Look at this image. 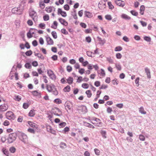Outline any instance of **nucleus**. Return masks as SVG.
<instances>
[{
	"label": "nucleus",
	"mask_w": 156,
	"mask_h": 156,
	"mask_svg": "<svg viewBox=\"0 0 156 156\" xmlns=\"http://www.w3.org/2000/svg\"><path fill=\"white\" fill-rule=\"evenodd\" d=\"M47 89L48 92H52L55 95H56L58 94V91L55 88V86L53 85H47Z\"/></svg>",
	"instance_id": "obj_1"
},
{
	"label": "nucleus",
	"mask_w": 156,
	"mask_h": 156,
	"mask_svg": "<svg viewBox=\"0 0 156 156\" xmlns=\"http://www.w3.org/2000/svg\"><path fill=\"white\" fill-rule=\"evenodd\" d=\"M17 137V134L15 133H10L9 136L8 138V142L9 143H12L13 141H15Z\"/></svg>",
	"instance_id": "obj_2"
},
{
	"label": "nucleus",
	"mask_w": 156,
	"mask_h": 156,
	"mask_svg": "<svg viewBox=\"0 0 156 156\" xmlns=\"http://www.w3.org/2000/svg\"><path fill=\"white\" fill-rule=\"evenodd\" d=\"M20 139L24 143L28 144V138L27 136L24 133H22L20 136Z\"/></svg>",
	"instance_id": "obj_3"
},
{
	"label": "nucleus",
	"mask_w": 156,
	"mask_h": 156,
	"mask_svg": "<svg viewBox=\"0 0 156 156\" xmlns=\"http://www.w3.org/2000/svg\"><path fill=\"white\" fill-rule=\"evenodd\" d=\"M52 113L54 115L60 116L62 115V112L60 109L58 108H54L52 110Z\"/></svg>",
	"instance_id": "obj_4"
},
{
	"label": "nucleus",
	"mask_w": 156,
	"mask_h": 156,
	"mask_svg": "<svg viewBox=\"0 0 156 156\" xmlns=\"http://www.w3.org/2000/svg\"><path fill=\"white\" fill-rule=\"evenodd\" d=\"M6 118L9 120H14L15 117L13 113L11 111H9L6 113Z\"/></svg>",
	"instance_id": "obj_5"
},
{
	"label": "nucleus",
	"mask_w": 156,
	"mask_h": 156,
	"mask_svg": "<svg viewBox=\"0 0 156 156\" xmlns=\"http://www.w3.org/2000/svg\"><path fill=\"white\" fill-rule=\"evenodd\" d=\"M47 74L50 78L53 80H55L56 76L53 71L51 69L47 70Z\"/></svg>",
	"instance_id": "obj_6"
},
{
	"label": "nucleus",
	"mask_w": 156,
	"mask_h": 156,
	"mask_svg": "<svg viewBox=\"0 0 156 156\" xmlns=\"http://www.w3.org/2000/svg\"><path fill=\"white\" fill-rule=\"evenodd\" d=\"M29 16L34 20V18H37V13L32 9H30L29 12Z\"/></svg>",
	"instance_id": "obj_7"
},
{
	"label": "nucleus",
	"mask_w": 156,
	"mask_h": 156,
	"mask_svg": "<svg viewBox=\"0 0 156 156\" xmlns=\"http://www.w3.org/2000/svg\"><path fill=\"white\" fill-rule=\"evenodd\" d=\"M9 108L8 105L3 104L0 105V112H3L7 111Z\"/></svg>",
	"instance_id": "obj_8"
},
{
	"label": "nucleus",
	"mask_w": 156,
	"mask_h": 156,
	"mask_svg": "<svg viewBox=\"0 0 156 156\" xmlns=\"http://www.w3.org/2000/svg\"><path fill=\"white\" fill-rule=\"evenodd\" d=\"M12 12L14 14H20L23 11L22 9H20V8H14L12 9Z\"/></svg>",
	"instance_id": "obj_9"
},
{
	"label": "nucleus",
	"mask_w": 156,
	"mask_h": 156,
	"mask_svg": "<svg viewBox=\"0 0 156 156\" xmlns=\"http://www.w3.org/2000/svg\"><path fill=\"white\" fill-rule=\"evenodd\" d=\"M91 122L95 126L98 127L101 126V121L98 119L95 118L92 120Z\"/></svg>",
	"instance_id": "obj_10"
},
{
	"label": "nucleus",
	"mask_w": 156,
	"mask_h": 156,
	"mask_svg": "<svg viewBox=\"0 0 156 156\" xmlns=\"http://www.w3.org/2000/svg\"><path fill=\"white\" fill-rule=\"evenodd\" d=\"M57 13L58 15H61L62 16L65 17L67 16L66 12L63 11L61 9L58 8L57 10Z\"/></svg>",
	"instance_id": "obj_11"
},
{
	"label": "nucleus",
	"mask_w": 156,
	"mask_h": 156,
	"mask_svg": "<svg viewBox=\"0 0 156 156\" xmlns=\"http://www.w3.org/2000/svg\"><path fill=\"white\" fill-rule=\"evenodd\" d=\"M115 3L117 5L122 7H123L125 5V2L121 0H116Z\"/></svg>",
	"instance_id": "obj_12"
},
{
	"label": "nucleus",
	"mask_w": 156,
	"mask_h": 156,
	"mask_svg": "<svg viewBox=\"0 0 156 156\" xmlns=\"http://www.w3.org/2000/svg\"><path fill=\"white\" fill-rule=\"evenodd\" d=\"M46 40L48 45H52L54 44V42L53 40L49 37L46 38Z\"/></svg>",
	"instance_id": "obj_13"
},
{
	"label": "nucleus",
	"mask_w": 156,
	"mask_h": 156,
	"mask_svg": "<svg viewBox=\"0 0 156 156\" xmlns=\"http://www.w3.org/2000/svg\"><path fill=\"white\" fill-rule=\"evenodd\" d=\"M58 20L62 24L65 26H68V23L65 19L62 18H59L58 19Z\"/></svg>",
	"instance_id": "obj_14"
},
{
	"label": "nucleus",
	"mask_w": 156,
	"mask_h": 156,
	"mask_svg": "<svg viewBox=\"0 0 156 156\" xmlns=\"http://www.w3.org/2000/svg\"><path fill=\"white\" fill-rule=\"evenodd\" d=\"M104 2L103 1H101L99 2L98 7L100 9H102L105 8V4Z\"/></svg>",
	"instance_id": "obj_15"
},
{
	"label": "nucleus",
	"mask_w": 156,
	"mask_h": 156,
	"mask_svg": "<svg viewBox=\"0 0 156 156\" xmlns=\"http://www.w3.org/2000/svg\"><path fill=\"white\" fill-rule=\"evenodd\" d=\"M27 123L29 126L32 127L34 128L35 129H37L38 127L37 125L33 122L28 121L27 122Z\"/></svg>",
	"instance_id": "obj_16"
},
{
	"label": "nucleus",
	"mask_w": 156,
	"mask_h": 156,
	"mask_svg": "<svg viewBox=\"0 0 156 156\" xmlns=\"http://www.w3.org/2000/svg\"><path fill=\"white\" fill-rule=\"evenodd\" d=\"M84 14L88 18H91L93 17V15L91 12L86 11L84 12Z\"/></svg>",
	"instance_id": "obj_17"
},
{
	"label": "nucleus",
	"mask_w": 156,
	"mask_h": 156,
	"mask_svg": "<svg viewBox=\"0 0 156 156\" xmlns=\"http://www.w3.org/2000/svg\"><path fill=\"white\" fill-rule=\"evenodd\" d=\"M145 71L147 76V78L150 79L151 78V75L150 69L147 68H145Z\"/></svg>",
	"instance_id": "obj_18"
},
{
	"label": "nucleus",
	"mask_w": 156,
	"mask_h": 156,
	"mask_svg": "<svg viewBox=\"0 0 156 156\" xmlns=\"http://www.w3.org/2000/svg\"><path fill=\"white\" fill-rule=\"evenodd\" d=\"M53 7L51 6H48L45 8V10L47 13H51L53 10Z\"/></svg>",
	"instance_id": "obj_19"
},
{
	"label": "nucleus",
	"mask_w": 156,
	"mask_h": 156,
	"mask_svg": "<svg viewBox=\"0 0 156 156\" xmlns=\"http://www.w3.org/2000/svg\"><path fill=\"white\" fill-rule=\"evenodd\" d=\"M98 39L99 44L103 45L106 43V40L105 39H102L101 38L99 37H98Z\"/></svg>",
	"instance_id": "obj_20"
},
{
	"label": "nucleus",
	"mask_w": 156,
	"mask_h": 156,
	"mask_svg": "<svg viewBox=\"0 0 156 156\" xmlns=\"http://www.w3.org/2000/svg\"><path fill=\"white\" fill-rule=\"evenodd\" d=\"M35 110L34 109L30 110L29 113L28 115L30 117H34L35 114Z\"/></svg>",
	"instance_id": "obj_21"
},
{
	"label": "nucleus",
	"mask_w": 156,
	"mask_h": 156,
	"mask_svg": "<svg viewBox=\"0 0 156 156\" xmlns=\"http://www.w3.org/2000/svg\"><path fill=\"white\" fill-rule=\"evenodd\" d=\"M67 83L69 84H71L73 83V79L72 77H69L66 79Z\"/></svg>",
	"instance_id": "obj_22"
},
{
	"label": "nucleus",
	"mask_w": 156,
	"mask_h": 156,
	"mask_svg": "<svg viewBox=\"0 0 156 156\" xmlns=\"http://www.w3.org/2000/svg\"><path fill=\"white\" fill-rule=\"evenodd\" d=\"M58 25V22L56 21H54L51 25V27L54 29H56L57 28Z\"/></svg>",
	"instance_id": "obj_23"
},
{
	"label": "nucleus",
	"mask_w": 156,
	"mask_h": 156,
	"mask_svg": "<svg viewBox=\"0 0 156 156\" xmlns=\"http://www.w3.org/2000/svg\"><path fill=\"white\" fill-rule=\"evenodd\" d=\"M32 94L34 96H38L40 95L41 94L40 92H38L37 90H34L32 91Z\"/></svg>",
	"instance_id": "obj_24"
},
{
	"label": "nucleus",
	"mask_w": 156,
	"mask_h": 156,
	"mask_svg": "<svg viewBox=\"0 0 156 156\" xmlns=\"http://www.w3.org/2000/svg\"><path fill=\"white\" fill-rule=\"evenodd\" d=\"M121 17L123 19L126 20H129L131 19V17H130L128 16L127 15L125 14H122L121 15Z\"/></svg>",
	"instance_id": "obj_25"
},
{
	"label": "nucleus",
	"mask_w": 156,
	"mask_h": 156,
	"mask_svg": "<svg viewBox=\"0 0 156 156\" xmlns=\"http://www.w3.org/2000/svg\"><path fill=\"white\" fill-rule=\"evenodd\" d=\"M39 5L40 8L42 9H44L45 8V5L43 1L39 2Z\"/></svg>",
	"instance_id": "obj_26"
},
{
	"label": "nucleus",
	"mask_w": 156,
	"mask_h": 156,
	"mask_svg": "<svg viewBox=\"0 0 156 156\" xmlns=\"http://www.w3.org/2000/svg\"><path fill=\"white\" fill-rule=\"evenodd\" d=\"M145 7L144 5L141 6L140 9V13L143 15L144 14V12L145 10Z\"/></svg>",
	"instance_id": "obj_27"
},
{
	"label": "nucleus",
	"mask_w": 156,
	"mask_h": 156,
	"mask_svg": "<svg viewBox=\"0 0 156 156\" xmlns=\"http://www.w3.org/2000/svg\"><path fill=\"white\" fill-rule=\"evenodd\" d=\"M86 94L87 95V96L88 98H90L92 95V94L90 90H87L85 92Z\"/></svg>",
	"instance_id": "obj_28"
},
{
	"label": "nucleus",
	"mask_w": 156,
	"mask_h": 156,
	"mask_svg": "<svg viewBox=\"0 0 156 156\" xmlns=\"http://www.w3.org/2000/svg\"><path fill=\"white\" fill-rule=\"evenodd\" d=\"M139 111L142 114H146V112L144 110L143 107H141L139 108Z\"/></svg>",
	"instance_id": "obj_29"
},
{
	"label": "nucleus",
	"mask_w": 156,
	"mask_h": 156,
	"mask_svg": "<svg viewBox=\"0 0 156 156\" xmlns=\"http://www.w3.org/2000/svg\"><path fill=\"white\" fill-rule=\"evenodd\" d=\"M63 91L65 92H68L70 90V87L69 86H67L64 88Z\"/></svg>",
	"instance_id": "obj_30"
},
{
	"label": "nucleus",
	"mask_w": 156,
	"mask_h": 156,
	"mask_svg": "<svg viewBox=\"0 0 156 156\" xmlns=\"http://www.w3.org/2000/svg\"><path fill=\"white\" fill-rule=\"evenodd\" d=\"M46 27L45 24L44 23H41L39 25V27L41 29H45Z\"/></svg>",
	"instance_id": "obj_31"
},
{
	"label": "nucleus",
	"mask_w": 156,
	"mask_h": 156,
	"mask_svg": "<svg viewBox=\"0 0 156 156\" xmlns=\"http://www.w3.org/2000/svg\"><path fill=\"white\" fill-rule=\"evenodd\" d=\"M43 19L45 21H48L49 19V16L48 14H45L43 16Z\"/></svg>",
	"instance_id": "obj_32"
},
{
	"label": "nucleus",
	"mask_w": 156,
	"mask_h": 156,
	"mask_svg": "<svg viewBox=\"0 0 156 156\" xmlns=\"http://www.w3.org/2000/svg\"><path fill=\"white\" fill-rule=\"evenodd\" d=\"M72 106L69 103H66L65 105V108L67 111L68 109L70 110Z\"/></svg>",
	"instance_id": "obj_33"
},
{
	"label": "nucleus",
	"mask_w": 156,
	"mask_h": 156,
	"mask_svg": "<svg viewBox=\"0 0 156 156\" xmlns=\"http://www.w3.org/2000/svg\"><path fill=\"white\" fill-rule=\"evenodd\" d=\"M81 86L83 88L87 89L89 87V85L87 83H84L82 84Z\"/></svg>",
	"instance_id": "obj_34"
},
{
	"label": "nucleus",
	"mask_w": 156,
	"mask_h": 156,
	"mask_svg": "<svg viewBox=\"0 0 156 156\" xmlns=\"http://www.w3.org/2000/svg\"><path fill=\"white\" fill-rule=\"evenodd\" d=\"M108 87V86L107 85L105 84H103L101 86L99 87L100 90L101 89H105Z\"/></svg>",
	"instance_id": "obj_35"
},
{
	"label": "nucleus",
	"mask_w": 156,
	"mask_h": 156,
	"mask_svg": "<svg viewBox=\"0 0 156 156\" xmlns=\"http://www.w3.org/2000/svg\"><path fill=\"white\" fill-rule=\"evenodd\" d=\"M51 35L54 39H56L57 37V35L56 32L55 31L52 32Z\"/></svg>",
	"instance_id": "obj_36"
},
{
	"label": "nucleus",
	"mask_w": 156,
	"mask_h": 156,
	"mask_svg": "<svg viewBox=\"0 0 156 156\" xmlns=\"http://www.w3.org/2000/svg\"><path fill=\"white\" fill-rule=\"evenodd\" d=\"M2 151L7 156H8L9 152L7 150H6V149L4 148H3L2 149Z\"/></svg>",
	"instance_id": "obj_37"
},
{
	"label": "nucleus",
	"mask_w": 156,
	"mask_h": 156,
	"mask_svg": "<svg viewBox=\"0 0 156 156\" xmlns=\"http://www.w3.org/2000/svg\"><path fill=\"white\" fill-rule=\"evenodd\" d=\"M54 102L55 103L59 104L62 103V101L59 98H57L55 99L54 101Z\"/></svg>",
	"instance_id": "obj_38"
},
{
	"label": "nucleus",
	"mask_w": 156,
	"mask_h": 156,
	"mask_svg": "<svg viewBox=\"0 0 156 156\" xmlns=\"http://www.w3.org/2000/svg\"><path fill=\"white\" fill-rule=\"evenodd\" d=\"M101 90H100V89L99 90L97 91L96 95L97 98H99L100 96V95L101 94Z\"/></svg>",
	"instance_id": "obj_39"
},
{
	"label": "nucleus",
	"mask_w": 156,
	"mask_h": 156,
	"mask_svg": "<svg viewBox=\"0 0 156 156\" xmlns=\"http://www.w3.org/2000/svg\"><path fill=\"white\" fill-rule=\"evenodd\" d=\"M122 49V48L120 46L116 47L115 48V51H120Z\"/></svg>",
	"instance_id": "obj_40"
},
{
	"label": "nucleus",
	"mask_w": 156,
	"mask_h": 156,
	"mask_svg": "<svg viewBox=\"0 0 156 156\" xmlns=\"http://www.w3.org/2000/svg\"><path fill=\"white\" fill-rule=\"evenodd\" d=\"M100 75L102 77H105V71L103 69H101V72L100 73Z\"/></svg>",
	"instance_id": "obj_41"
},
{
	"label": "nucleus",
	"mask_w": 156,
	"mask_h": 156,
	"mask_svg": "<svg viewBox=\"0 0 156 156\" xmlns=\"http://www.w3.org/2000/svg\"><path fill=\"white\" fill-rule=\"evenodd\" d=\"M85 40L88 43H90L91 41V38L90 36L87 37L85 38Z\"/></svg>",
	"instance_id": "obj_42"
},
{
	"label": "nucleus",
	"mask_w": 156,
	"mask_h": 156,
	"mask_svg": "<svg viewBox=\"0 0 156 156\" xmlns=\"http://www.w3.org/2000/svg\"><path fill=\"white\" fill-rule=\"evenodd\" d=\"M85 69L83 68H80L78 72L81 74L82 75L85 73Z\"/></svg>",
	"instance_id": "obj_43"
},
{
	"label": "nucleus",
	"mask_w": 156,
	"mask_h": 156,
	"mask_svg": "<svg viewBox=\"0 0 156 156\" xmlns=\"http://www.w3.org/2000/svg\"><path fill=\"white\" fill-rule=\"evenodd\" d=\"M131 13L133 15L136 16L138 15V12H136L135 10H131L130 11Z\"/></svg>",
	"instance_id": "obj_44"
},
{
	"label": "nucleus",
	"mask_w": 156,
	"mask_h": 156,
	"mask_svg": "<svg viewBox=\"0 0 156 156\" xmlns=\"http://www.w3.org/2000/svg\"><path fill=\"white\" fill-rule=\"evenodd\" d=\"M101 84V82L100 81H95L94 83V85L96 87H99L100 86Z\"/></svg>",
	"instance_id": "obj_45"
},
{
	"label": "nucleus",
	"mask_w": 156,
	"mask_h": 156,
	"mask_svg": "<svg viewBox=\"0 0 156 156\" xmlns=\"http://www.w3.org/2000/svg\"><path fill=\"white\" fill-rule=\"evenodd\" d=\"M94 151L95 154L97 155H99L100 154V151L97 148H95L94 149Z\"/></svg>",
	"instance_id": "obj_46"
},
{
	"label": "nucleus",
	"mask_w": 156,
	"mask_h": 156,
	"mask_svg": "<svg viewBox=\"0 0 156 156\" xmlns=\"http://www.w3.org/2000/svg\"><path fill=\"white\" fill-rule=\"evenodd\" d=\"M66 125V123L65 122H62L60 123L59 125V127L60 128H63Z\"/></svg>",
	"instance_id": "obj_47"
},
{
	"label": "nucleus",
	"mask_w": 156,
	"mask_h": 156,
	"mask_svg": "<svg viewBox=\"0 0 156 156\" xmlns=\"http://www.w3.org/2000/svg\"><path fill=\"white\" fill-rule=\"evenodd\" d=\"M25 67L28 69H30L31 68V66L30 63H26L25 65Z\"/></svg>",
	"instance_id": "obj_48"
},
{
	"label": "nucleus",
	"mask_w": 156,
	"mask_h": 156,
	"mask_svg": "<svg viewBox=\"0 0 156 156\" xmlns=\"http://www.w3.org/2000/svg\"><path fill=\"white\" fill-rule=\"evenodd\" d=\"M61 32L62 34L65 35L68 34V31L64 28L62 29L61 30Z\"/></svg>",
	"instance_id": "obj_49"
},
{
	"label": "nucleus",
	"mask_w": 156,
	"mask_h": 156,
	"mask_svg": "<svg viewBox=\"0 0 156 156\" xmlns=\"http://www.w3.org/2000/svg\"><path fill=\"white\" fill-rule=\"evenodd\" d=\"M105 18L108 20H111L112 19V17L110 15H107L105 16Z\"/></svg>",
	"instance_id": "obj_50"
},
{
	"label": "nucleus",
	"mask_w": 156,
	"mask_h": 156,
	"mask_svg": "<svg viewBox=\"0 0 156 156\" xmlns=\"http://www.w3.org/2000/svg\"><path fill=\"white\" fill-rule=\"evenodd\" d=\"M60 147L62 148H65L66 147V145L65 143L62 142L60 144Z\"/></svg>",
	"instance_id": "obj_51"
},
{
	"label": "nucleus",
	"mask_w": 156,
	"mask_h": 156,
	"mask_svg": "<svg viewBox=\"0 0 156 156\" xmlns=\"http://www.w3.org/2000/svg\"><path fill=\"white\" fill-rule=\"evenodd\" d=\"M92 31V30L90 29H86L84 31L85 33L86 34L91 33Z\"/></svg>",
	"instance_id": "obj_52"
},
{
	"label": "nucleus",
	"mask_w": 156,
	"mask_h": 156,
	"mask_svg": "<svg viewBox=\"0 0 156 156\" xmlns=\"http://www.w3.org/2000/svg\"><path fill=\"white\" fill-rule=\"evenodd\" d=\"M32 54V51L31 50H29L26 51L25 54L26 55L29 56L31 55Z\"/></svg>",
	"instance_id": "obj_53"
},
{
	"label": "nucleus",
	"mask_w": 156,
	"mask_h": 156,
	"mask_svg": "<svg viewBox=\"0 0 156 156\" xmlns=\"http://www.w3.org/2000/svg\"><path fill=\"white\" fill-rule=\"evenodd\" d=\"M107 60L108 62L111 64H113V60L111 58V57H108L107 58Z\"/></svg>",
	"instance_id": "obj_54"
},
{
	"label": "nucleus",
	"mask_w": 156,
	"mask_h": 156,
	"mask_svg": "<svg viewBox=\"0 0 156 156\" xmlns=\"http://www.w3.org/2000/svg\"><path fill=\"white\" fill-rule=\"evenodd\" d=\"M116 58L118 59H121L122 57V55L120 53H117L116 54Z\"/></svg>",
	"instance_id": "obj_55"
},
{
	"label": "nucleus",
	"mask_w": 156,
	"mask_h": 156,
	"mask_svg": "<svg viewBox=\"0 0 156 156\" xmlns=\"http://www.w3.org/2000/svg\"><path fill=\"white\" fill-rule=\"evenodd\" d=\"M64 9L65 10L68 11L69 9V6L67 5H65L63 6Z\"/></svg>",
	"instance_id": "obj_56"
},
{
	"label": "nucleus",
	"mask_w": 156,
	"mask_h": 156,
	"mask_svg": "<svg viewBox=\"0 0 156 156\" xmlns=\"http://www.w3.org/2000/svg\"><path fill=\"white\" fill-rule=\"evenodd\" d=\"M140 140L142 141H144L145 140L144 136L142 135H140L139 136Z\"/></svg>",
	"instance_id": "obj_57"
},
{
	"label": "nucleus",
	"mask_w": 156,
	"mask_h": 156,
	"mask_svg": "<svg viewBox=\"0 0 156 156\" xmlns=\"http://www.w3.org/2000/svg\"><path fill=\"white\" fill-rule=\"evenodd\" d=\"M15 99L18 101H20L21 98V97L19 95L15 96Z\"/></svg>",
	"instance_id": "obj_58"
},
{
	"label": "nucleus",
	"mask_w": 156,
	"mask_h": 156,
	"mask_svg": "<svg viewBox=\"0 0 156 156\" xmlns=\"http://www.w3.org/2000/svg\"><path fill=\"white\" fill-rule=\"evenodd\" d=\"M145 40L148 42H150L151 41V38L150 37L145 36L144 37Z\"/></svg>",
	"instance_id": "obj_59"
},
{
	"label": "nucleus",
	"mask_w": 156,
	"mask_h": 156,
	"mask_svg": "<svg viewBox=\"0 0 156 156\" xmlns=\"http://www.w3.org/2000/svg\"><path fill=\"white\" fill-rule=\"evenodd\" d=\"M27 131L28 132L30 133L34 134L35 133V131L33 129L31 128H29L27 129Z\"/></svg>",
	"instance_id": "obj_60"
},
{
	"label": "nucleus",
	"mask_w": 156,
	"mask_h": 156,
	"mask_svg": "<svg viewBox=\"0 0 156 156\" xmlns=\"http://www.w3.org/2000/svg\"><path fill=\"white\" fill-rule=\"evenodd\" d=\"M72 67L70 66H68L67 67V70L69 72H70L72 70Z\"/></svg>",
	"instance_id": "obj_61"
},
{
	"label": "nucleus",
	"mask_w": 156,
	"mask_h": 156,
	"mask_svg": "<svg viewBox=\"0 0 156 156\" xmlns=\"http://www.w3.org/2000/svg\"><path fill=\"white\" fill-rule=\"evenodd\" d=\"M83 80V77L81 76H79L77 79V82L78 83H80Z\"/></svg>",
	"instance_id": "obj_62"
},
{
	"label": "nucleus",
	"mask_w": 156,
	"mask_h": 156,
	"mask_svg": "<svg viewBox=\"0 0 156 156\" xmlns=\"http://www.w3.org/2000/svg\"><path fill=\"white\" fill-rule=\"evenodd\" d=\"M51 58L53 60L56 61L57 60L58 56L56 55H54L51 57Z\"/></svg>",
	"instance_id": "obj_63"
},
{
	"label": "nucleus",
	"mask_w": 156,
	"mask_h": 156,
	"mask_svg": "<svg viewBox=\"0 0 156 156\" xmlns=\"http://www.w3.org/2000/svg\"><path fill=\"white\" fill-rule=\"evenodd\" d=\"M89 64L88 62L87 61H85L82 63V65L83 66L85 67L86 66H87Z\"/></svg>",
	"instance_id": "obj_64"
}]
</instances>
